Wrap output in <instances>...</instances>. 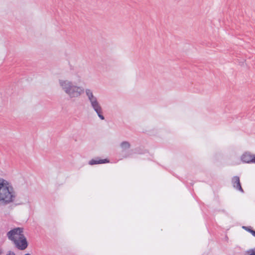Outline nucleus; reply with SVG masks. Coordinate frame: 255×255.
<instances>
[{
    "instance_id": "9",
    "label": "nucleus",
    "mask_w": 255,
    "mask_h": 255,
    "mask_svg": "<svg viewBox=\"0 0 255 255\" xmlns=\"http://www.w3.org/2000/svg\"><path fill=\"white\" fill-rule=\"evenodd\" d=\"M242 228L246 231L250 233L254 237H255V231L253 230L251 226H243Z\"/></svg>"
},
{
    "instance_id": "10",
    "label": "nucleus",
    "mask_w": 255,
    "mask_h": 255,
    "mask_svg": "<svg viewBox=\"0 0 255 255\" xmlns=\"http://www.w3.org/2000/svg\"><path fill=\"white\" fill-rule=\"evenodd\" d=\"M249 255H255V248L253 249H250L247 251Z\"/></svg>"
},
{
    "instance_id": "8",
    "label": "nucleus",
    "mask_w": 255,
    "mask_h": 255,
    "mask_svg": "<svg viewBox=\"0 0 255 255\" xmlns=\"http://www.w3.org/2000/svg\"><path fill=\"white\" fill-rule=\"evenodd\" d=\"M120 146L122 149V152H124L130 147V144L128 141H124L121 143Z\"/></svg>"
},
{
    "instance_id": "6",
    "label": "nucleus",
    "mask_w": 255,
    "mask_h": 255,
    "mask_svg": "<svg viewBox=\"0 0 255 255\" xmlns=\"http://www.w3.org/2000/svg\"><path fill=\"white\" fill-rule=\"evenodd\" d=\"M232 183L233 187L237 190H239L241 192L243 193L244 190L241 186V184L240 181V178L239 176H236L232 178Z\"/></svg>"
},
{
    "instance_id": "11",
    "label": "nucleus",
    "mask_w": 255,
    "mask_h": 255,
    "mask_svg": "<svg viewBox=\"0 0 255 255\" xmlns=\"http://www.w3.org/2000/svg\"><path fill=\"white\" fill-rule=\"evenodd\" d=\"M6 255H15V254L13 252H9V253Z\"/></svg>"
},
{
    "instance_id": "2",
    "label": "nucleus",
    "mask_w": 255,
    "mask_h": 255,
    "mask_svg": "<svg viewBox=\"0 0 255 255\" xmlns=\"http://www.w3.org/2000/svg\"><path fill=\"white\" fill-rule=\"evenodd\" d=\"M23 233L22 228H14L7 233V237L12 241L16 248L20 250H24L27 248L28 243Z\"/></svg>"
},
{
    "instance_id": "12",
    "label": "nucleus",
    "mask_w": 255,
    "mask_h": 255,
    "mask_svg": "<svg viewBox=\"0 0 255 255\" xmlns=\"http://www.w3.org/2000/svg\"><path fill=\"white\" fill-rule=\"evenodd\" d=\"M2 253V249L1 247H0V255H1Z\"/></svg>"
},
{
    "instance_id": "7",
    "label": "nucleus",
    "mask_w": 255,
    "mask_h": 255,
    "mask_svg": "<svg viewBox=\"0 0 255 255\" xmlns=\"http://www.w3.org/2000/svg\"><path fill=\"white\" fill-rule=\"evenodd\" d=\"M109 160L107 159H100L98 158L95 159H92L89 161V164L90 165H93L95 164H103L108 163Z\"/></svg>"
},
{
    "instance_id": "3",
    "label": "nucleus",
    "mask_w": 255,
    "mask_h": 255,
    "mask_svg": "<svg viewBox=\"0 0 255 255\" xmlns=\"http://www.w3.org/2000/svg\"><path fill=\"white\" fill-rule=\"evenodd\" d=\"M58 82L62 90L71 98H78L84 93L83 87L74 85L71 81L59 79Z\"/></svg>"
},
{
    "instance_id": "13",
    "label": "nucleus",
    "mask_w": 255,
    "mask_h": 255,
    "mask_svg": "<svg viewBox=\"0 0 255 255\" xmlns=\"http://www.w3.org/2000/svg\"><path fill=\"white\" fill-rule=\"evenodd\" d=\"M128 156H129L128 155V154H126V155H123V157H124V158H127V157H128Z\"/></svg>"
},
{
    "instance_id": "5",
    "label": "nucleus",
    "mask_w": 255,
    "mask_h": 255,
    "mask_svg": "<svg viewBox=\"0 0 255 255\" xmlns=\"http://www.w3.org/2000/svg\"><path fill=\"white\" fill-rule=\"evenodd\" d=\"M241 160L245 163H255V155L251 154L250 152H245L242 155Z\"/></svg>"
},
{
    "instance_id": "1",
    "label": "nucleus",
    "mask_w": 255,
    "mask_h": 255,
    "mask_svg": "<svg viewBox=\"0 0 255 255\" xmlns=\"http://www.w3.org/2000/svg\"><path fill=\"white\" fill-rule=\"evenodd\" d=\"M16 194L11 184L6 180L0 178V203L6 205L13 202Z\"/></svg>"
},
{
    "instance_id": "4",
    "label": "nucleus",
    "mask_w": 255,
    "mask_h": 255,
    "mask_svg": "<svg viewBox=\"0 0 255 255\" xmlns=\"http://www.w3.org/2000/svg\"><path fill=\"white\" fill-rule=\"evenodd\" d=\"M85 93L88 98V101L90 104V106L93 110L96 113L98 117L102 120L105 119L103 116V109L101 104L98 100L97 98L95 96L91 90L86 89Z\"/></svg>"
},
{
    "instance_id": "14",
    "label": "nucleus",
    "mask_w": 255,
    "mask_h": 255,
    "mask_svg": "<svg viewBox=\"0 0 255 255\" xmlns=\"http://www.w3.org/2000/svg\"><path fill=\"white\" fill-rule=\"evenodd\" d=\"M24 255H31L30 254H29V253H27V254H25Z\"/></svg>"
}]
</instances>
